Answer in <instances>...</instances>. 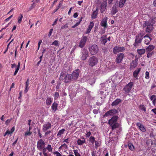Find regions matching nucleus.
<instances>
[{
  "label": "nucleus",
  "mask_w": 156,
  "mask_h": 156,
  "mask_svg": "<svg viewBox=\"0 0 156 156\" xmlns=\"http://www.w3.org/2000/svg\"><path fill=\"white\" fill-rule=\"evenodd\" d=\"M98 59L95 56H92L90 57L87 61L89 66L93 67L96 65L98 62Z\"/></svg>",
  "instance_id": "f257e3e1"
},
{
  "label": "nucleus",
  "mask_w": 156,
  "mask_h": 156,
  "mask_svg": "<svg viewBox=\"0 0 156 156\" xmlns=\"http://www.w3.org/2000/svg\"><path fill=\"white\" fill-rule=\"evenodd\" d=\"M90 53L92 55H94L98 53L99 48L98 46L95 44L92 45L89 48Z\"/></svg>",
  "instance_id": "f03ea898"
},
{
  "label": "nucleus",
  "mask_w": 156,
  "mask_h": 156,
  "mask_svg": "<svg viewBox=\"0 0 156 156\" xmlns=\"http://www.w3.org/2000/svg\"><path fill=\"white\" fill-rule=\"evenodd\" d=\"M107 0H103V2H102L100 5V11L101 13L103 12L106 9V8L107 5ZM113 0H108V3L110 4L112 3Z\"/></svg>",
  "instance_id": "7ed1b4c3"
},
{
  "label": "nucleus",
  "mask_w": 156,
  "mask_h": 156,
  "mask_svg": "<svg viewBox=\"0 0 156 156\" xmlns=\"http://www.w3.org/2000/svg\"><path fill=\"white\" fill-rule=\"evenodd\" d=\"M144 27H147L146 32L147 33H150L153 29V24L148 21L145 22L143 24Z\"/></svg>",
  "instance_id": "20e7f679"
},
{
  "label": "nucleus",
  "mask_w": 156,
  "mask_h": 156,
  "mask_svg": "<svg viewBox=\"0 0 156 156\" xmlns=\"http://www.w3.org/2000/svg\"><path fill=\"white\" fill-rule=\"evenodd\" d=\"M88 56L89 53L87 49H83L81 50L80 56L82 60H85Z\"/></svg>",
  "instance_id": "39448f33"
},
{
  "label": "nucleus",
  "mask_w": 156,
  "mask_h": 156,
  "mask_svg": "<svg viewBox=\"0 0 156 156\" xmlns=\"http://www.w3.org/2000/svg\"><path fill=\"white\" fill-rule=\"evenodd\" d=\"M133 86V83L130 82L127 84L123 88V90L125 91L126 94H129L130 91Z\"/></svg>",
  "instance_id": "423d86ee"
},
{
  "label": "nucleus",
  "mask_w": 156,
  "mask_h": 156,
  "mask_svg": "<svg viewBox=\"0 0 156 156\" xmlns=\"http://www.w3.org/2000/svg\"><path fill=\"white\" fill-rule=\"evenodd\" d=\"M154 47L153 45H150L148 47L146 48V51L148 52L147 57L149 58L151 57L153 54L154 53L151 51L154 49Z\"/></svg>",
  "instance_id": "0eeeda50"
},
{
  "label": "nucleus",
  "mask_w": 156,
  "mask_h": 156,
  "mask_svg": "<svg viewBox=\"0 0 156 156\" xmlns=\"http://www.w3.org/2000/svg\"><path fill=\"white\" fill-rule=\"evenodd\" d=\"M45 143L42 139L39 140L37 142V148L38 150H41L45 147Z\"/></svg>",
  "instance_id": "6e6552de"
},
{
  "label": "nucleus",
  "mask_w": 156,
  "mask_h": 156,
  "mask_svg": "<svg viewBox=\"0 0 156 156\" xmlns=\"http://www.w3.org/2000/svg\"><path fill=\"white\" fill-rule=\"evenodd\" d=\"M80 70L79 69H76L73 71L71 75L73 80H76L79 76Z\"/></svg>",
  "instance_id": "1a4fd4ad"
},
{
  "label": "nucleus",
  "mask_w": 156,
  "mask_h": 156,
  "mask_svg": "<svg viewBox=\"0 0 156 156\" xmlns=\"http://www.w3.org/2000/svg\"><path fill=\"white\" fill-rule=\"evenodd\" d=\"M51 128V124L50 123L48 122L43 125L42 127V131L45 132Z\"/></svg>",
  "instance_id": "9d476101"
},
{
  "label": "nucleus",
  "mask_w": 156,
  "mask_h": 156,
  "mask_svg": "<svg viewBox=\"0 0 156 156\" xmlns=\"http://www.w3.org/2000/svg\"><path fill=\"white\" fill-rule=\"evenodd\" d=\"M125 49L123 47H122L116 46L114 48L113 52L114 54H116L118 52L123 51Z\"/></svg>",
  "instance_id": "9b49d317"
},
{
  "label": "nucleus",
  "mask_w": 156,
  "mask_h": 156,
  "mask_svg": "<svg viewBox=\"0 0 156 156\" xmlns=\"http://www.w3.org/2000/svg\"><path fill=\"white\" fill-rule=\"evenodd\" d=\"M124 57V55L122 53L118 54L116 59V62L117 63H120Z\"/></svg>",
  "instance_id": "f8f14e48"
},
{
  "label": "nucleus",
  "mask_w": 156,
  "mask_h": 156,
  "mask_svg": "<svg viewBox=\"0 0 156 156\" xmlns=\"http://www.w3.org/2000/svg\"><path fill=\"white\" fill-rule=\"evenodd\" d=\"M118 119V117L117 116H113L111 119L108 120V124L110 125H112V124L117 123L116 122Z\"/></svg>",
  "instance_id": "ddd939ff"
},
{
  "label": "nucleus",
  "mask_w": 156,
  "mask_h": 156,
  "mask_svg": "<svg viewBox=\"0 0 156 156\" xmlns=\"http://www.w3.org/2000/svg\"><path fill=\"white\" fill-rule=\"evenodd\" d=\"M87 39V37L86 36H83L81 39L80 41V43L79 46L82 48L83 47L86 42Z\"/></svg>",
  "instance_id": "4468645a"
},
{
  "label": "nucleus",
  "mask_w": 156,
  "mask_h": 156,
  "mask_svg": "<svg viewBox=\"0 0 156 156\" xmlns=\"http://www.w3.org/2000/svg\"><path fill=\"white\" fill-rule=\"evenodd\" d=\"M107 18L106 17L102 20L101 22V26L103 27L105 29L107 28Z\"/></svg>",
  "instance_id": "2eb2a0df"
},
{
  "label": "nucleus",
  "mask_w": 156,
  "mask_h": 156,
  "mask_svg": "<svg viewBox=\"0 0 156 156\" xmlns=\"http://www.w3.org/2000/svg\"><path fill=\"white\" fill-rule=\"evenodd\" d=\"M140 36V35H138V36H136L135 42L134 44V46L135 47L137 46L138 44L140 43L141 42L142 38L139 37Z\"/></svg>",
  "instance_id": "dca6fc26"
},
{
  "label": "nucleus",
  "mask_w": 156,
  "mask_h": 156,
  "mask_svg": "<svg viewBox=\"0 0 156 156\" xmlns=\"http://www.w3.org/2000/svg\"><path fill=\"white\" fill-rule=\"evenodd\" d=\"M144 38L145 39L144 43L146 44H148L151 40L150 36V35L148 34H147L144 37Z\"/></svg>",
  "instance_id": "f3484780"
},
{
  "label": "nucleus",
  "mask_w": 156,
  "mask_h": 156,
  "mask_svg": "<svg viewBox=\"0 0 156 156\" xmlns=\"http://www.w3.org/2000/svg\"><path fill=\"white\" fill-rule=\"evenodd\" d=\"M71 74H66L64 80L65 82L66 83H68L73 80Z\"/></svg>",
  "instance_id": "a211bd4d"
},
{
  "label": "nucleus",
  "mask_w": 156,
  "mask_h": 156,
  "mask_svg": "<svg viewBox=\"0 0 156 156\" xmlns=\"http://www.w3.org/2000/svg\"><path fill=\"white\" fill-rule=\"evenodd\" d=\"M136 125L139 127L140 129L142 132L146 131V129L143 125L140 122H137L136 124Z\"/></svg>",
  "instance_id": "6ab92c4d"
},
{
  "label": "nucleus",
  "mask_w": 156,
  "mask_h": 156,
  "mask_svg": "<svg viewBox=\"0 0 156 156\" xmlns=\"http://www.w3.org/2000/svg\"><path fill=\"white\" fill-rule=\"evenodd\" d=\"M101 43L105 44L107 41V36L106 35H103L101 38Z\"/></svg>",
  "instance_id": "aec40b11"
},
{
  "label": "nucleus",
  "mask_w": 156,
  "mask_h": 156,
  "mask_svg": "<svg viewBox=\"0 0 156 156\" xmlns=\"http://www.w3.org/2000/svg\"><path fill=\"white\" fill-rule=\"evenodd\" d=\"M58 103L54 101L52 104L51 106V108L52 111H54V112H55L57 110V107L58 106Z\"/></svg>",
  "instance_id": "412c9836"
},
{
  "label": "nucleus",
  "mask_w": 156,
  "mask_h": 156,
  "mask_svg": "<svg viewBox=\"0 0 156 156\" xmlns=\"http://www.w3.org/2000/svg\"><path fill=\"white\" fill-rule=\"evenodd\" d=\"M116 111L115 110H109L104 115V117H107L109 115H112V114L115 112Z\"/></svg>",
  "instance_id": "4be33fe9"
},
{
  "label": "nucleus",
  "mask_w": 156,
  "mask_h": 156,
  "mask_svg": "<svg viewBox=\"0 0 156 156\" xmlns=\"http://www.w3.org/2000/svg\"><path fill=\"white\" fill-rule=\"evenodd\" d=\"M66 75V73L65 72L62 71L59 76V80H64Z\"/></svg>",
  "instance_id": "5701e85b"
},
{
  "label": "nucleus",
  "mask_w": 156,
  "mask_h": 156,
  "mask_svg": "<svg viewBox=\"0 0 156 156\" xmlns=\"http://www.w3.org/2000/svg\"><path fill=\"white\" fill-rule=\"evenodd\" d=\"M122 102L121 99L119 98L116 99L112 103V105L113 106L117 105L119 103Z\"/></svg>",
  "instance_id": "b1692460"
},
{
  "label": "nucleus",
  "mask_w": 156,
  "mask_h": 156,
  "mask_svg": "<svg viewBox=\"0 0 156 156\" xmlns=\"http://www.w3.org/2000/svg\"><path fill=\"white\" fill-rule=\"evenodd\" d=\"M98 12V9L97 8L95 11L93 12L91 15V18L92 19H94L96 18L97 16Z\"/></svg>",
  "instance_id": "393cba45"
},
{
  "label": "nucleus",
  "mask_w": 156,
  "mask_h": 156,
  "mask_svg": "<svg viewBox=\"0 0 156 156\" xmlns=\"http://www.w3.org/2000/svg\"><path fill=\"white\" fill-rule=\"evenodd\" d=\"M52 103L51 97H47L46 100V104L48 105H50Z\"/></svg>",
  "instance_id": "a878e982"
},
{
  "label": "nucleus",
  "mask_w": 156,
  "mask_h": 156,
  "mask_svg": "<svg viewBox=\"0 0 156 156\" xmlns=\"http://www.w3.org/2000/svg\"><path fill=\"white\" fill-rule=\"evenodd\" d=\"M85 142V141L84 138H81L80 139H78L77 141V144L80 145H82Z\"/></svg>",
  "instance_id": "bb28decb"
},
{
  "label": "nucleus",
  "mask_w": 156,
  "mask_h": 156,
  "mask_svg": "<svg viewBox=\"0 0 156 156\" xmlns=\"http://www.w3.org/2000/svg\"><path fill=\"white\" fill-rule=\"evenodd\" d=\"M126 0H120L119 4V6L120 8H122L124 6Z\"/></svg>",
  "instance_id": "cd10ccee"
},
{
  "label": "nucleus",
  "mask_w": 156,
  "mask_h": 156,
  "mask_svg": "<svg viewBox=\"0 0 156 156\" xmlns=\"http://www.w3.org/2000/svg\"><path fill=\"white\" fill-rule=\"evenodd\" d=\"M112 127V130H114L119 127V124L118 123H115L112 124V125H110Z\"/></svg>",
  "instance_id": "c85d7f7f"
},
{
  "label": "nucleus",
  "mask_w": 156,
  "mask_h": 156,
  "mask_svg": "<svg viewBox=\"0 0 156 156\" xmlns=\"http://www.w3.org/2000/svg\"><path fill=\"white\" fill-rule=\"evenodd\" d=\"M117 7L115 5H114L112 8V14L114 15L117 12Z\"/></svg>",
  "instance_id": "c756f323"
},
{
  "label": "nucleus",
  "mask_w": 156,
  "mask_h": 156,
  "mask_svg": "<svg viewBox=\"0 0 156 156\" xmlns=\"http://www.w3.org/2000/svg\"><path fill=\"white\" fill-rule=\"evenodd\" d=\"M140 71V69H137L133 73V75L134 77H136Z\"/></svg>",
  "instance_id": "7c9ffc66"
},
{
  "label": "nucleus",
  "mask_w": 156,
  "mask_h": 156,
  "mask_svg": "<svg viewBox=\"0 0 156 156\" xmlns=\"http://www.w3.org/2000/svg\"><path fill=\"white\" fill-rule=\"evenodd\" d=\"M83 18V17H81L79 20V21L78 22H77L75 25L73 26L72 27L73 28H74L76 27L78 25H79L80 23V22L82 21Z\"/></svg>",
  "instance_id": "2f4dec72"
},
{
  "label": "nucleus",
  "mask_w": 156,
  "mask_h": 156,
  "mask_svg": "<svg viewBox=\"0 0 156 156\" xmlns=\"http://www.w3.org/2000/svg\"><path fill=\"white\" fill-rule=\"evenodd\" d=\"M137 62L135 61H132V62L131 64L130 68H134L137 66Z\"/></svg>",
  "instance_id": "473e14b6"
},
{
  "label": "nucleus",
  "mask_w": 156,
  "mask_h": 156,
  "mask_svg": "<svg viewBox=\"0 0 156 156\" xmlns=\"http://www.w3.org/2000/svg\"><path fill=\"white\" fill-rule=\"evenodd\" d=\"M47 150L49 152H51L53 150V147L50 144L48 145L47 147H46Z\"/></svg>",
  "instance_id": "72a5a7b5"
},
{
  "label": "nucleus",
  "mask_w": 156,
  "mask_h": 156,
  "mask_svg": "<svg viewBox=\"0 0 156 156\" xmlns=\"http://www.w3.org/2000/svg\"><path fill=\"white\" fill-rule=\"evenodd\" d=\"M137 52L140 55H142L145 53V50L144 49H138L137 50Z\"/></svg>",
  "instance_id": "f704fd0d"
},
{
  "label": "nucleus",
  "mask_w": 156,
  "mask_h": 156,
  "mask_svg": "<svg viewBox=\"0 0 156 156\" xmlns=\"http://www.w3.org/2000/svg\"><path fill=\"white\" fill-rule=\"evenodd\" d=\"M89 141L92 143V144H93L95 141V138L93 136H91L89 138Z\"/></svg>",
  "instance_id": "c9c22d12"
},
{
  "label": "nucleus",
  "mask_w": 156,
  "mask_h": 156,
  "mask_svg": "<svg viewBox=\"0 0 156 156\" xmlns=\"http://www.w3.org/2000/svg\"><path fill=\"white\" fill-rule=\"evenodd\" d=\"M139 109L143 111L144 112L146 111V109L145 106L143 105H140L139 106Z\"/></svg>",
  "instance_id": "e433bc0d"
},
{
  "label": "nucleus",
  "mask_w": 156,
  "mask_h": 156,
  "mask_svg": "<svg viewBox=\"0 0 156 156\" xmlns=\"http://www.w3.org/2000/svg\"><path fill=\"white\" fill-rule=\"evenodd\" d=\"M65 131V129H62L60 130L58 132V134H57V136H59V137L62 134H63L64 131Z\"/></svg>",
  "instance_id": "4c0bfd02"
},
{
  "label": "nucleus",
  "mask_w": 156,
  "mask_h": 156,
  "mask_svg": "<svg viewBox=\"0 0 156 156\" xmlns=\"http://www.w3.org/2000/svg\"><path fill=\"white\" fill-rule=\"evenodd\" d=\"M23 18V16L22 14H20V16L18 17V23H20L22 21Z\"/></svg>",
  "instance_id": "58836bf2"
},
{
  "label": "nucleus",
  "mask_w": 156,
  "mask_h": 156,
  "mask_svg": "<svg viewBox=\"0 0 156 156\" xmlns=\"http://www.w3.org/2000/svg\"><path fill=\"white\" fill-rule=\"evenodd\" d=\"M32 132H30V131L27 130L25 132L24 135L26 136H30L32 134Z\"/></svg>",
  "instance_id": "ea45409f"
},
{
  "label": "nucleus",
  "mask_w": 156,
  "mask_h": 156,
  "mask_svg": "<svg viewBox=\"0 0 156 156\" xmlns=\"http://www.w3.org/2000/svg\"><path fill=\"white\" fill-rule=\"evenodd\" d=\"M91 156H97V151L94 150H91Z\"/></svg>",
  "instance_id": "a19ab883"
},
{
  "label": "nucleus",
  "mask_w": 156,
  "mask_h": 156,
  "mask_svg": "<svg viewBox=\"0 0 156 156\" xmlns=\"http://www.w3.org/2000/svg\"><path fill=\"white\" fill-rule=\"evenodd\" d=\"M101 145V142L100 141L98 140L95 142V147L97 148Z\"/></svg>",
  "instance_id": "79ce46f5"
},
{
  "label": "nucleus",
  "mask_w": 156,
  "mask_h": 156,
  "mask_svg": "<svg viewBox=\"0 0 156 156\" xmlns=\"http://www.w3.org/2000/svg\"><path fill=\"white\" fill-rule=\"evenodd\" d=\"M128 147L129 149L133 151L134 149V147L133 145L131 144H128Z\"/></svg>",
  "instance_id": "37998d69"
},
{
  "label": "nucleus",
  "mask_w": 156,
  "mask_h": 156,
  "mask_svg": "<svg viewBox=\"0 0 156 156\" xmlns=\"http://www.w3.org/2000/svg\"><path fill=\"white\" fill-rule=\"evenodd\" d=\"M59 97V95L58 93L56 92L55 94V96L54 99L55 100L57 99Z\"/></svg>",
  "instance_id": "c03bdc74"
},
{
  "label": "nucleus",
  "mask_w": 156,
  "mask_h": 156,
  "mask_svg": "<svg viewBox=\"0 0 156 156\" xmlns=\"http://www.w3.org/2000/svg\"><path fill=\"white\" fill-rule=\"evenodd\" d=\"M46 150H47V148H46V147H44L42 149H41V150H39L40 151H42L43 154H44L47 153L46 152Z\"/></svg>",
  "instance_id": "a18cd8bd"
},
{
  "label": "nucleus",
  "mask_w": 156,
  "mask_h": 156,
  "mask_svg": "<svg viewBox=\"0 0 156 156\" xmlns=\"http://www.w3.org/2000/svg\"><path fill=\"white\" fill-rule=\"evenodd\" d=\"M59 44L58 41L57 40H55L53 41L51 44V45H54L55 46H58Z\"/></svg>",
  "instance_id": "49530a36"
},
{
  "label": "nucleus",
  "mask_w": 156,
  "mask_h": 156,
  "mask_svg": "<svg viewBox=\"0 0 156 156\" xmlns=\"http://www.w3.org/2000/svg\"><path fill=\"white\" fill-rule=\"evenodd\" d=\"M33 3L32 5L31 6V8H32L34 7L36 5V3L38 2V0H33Z\"/></svg>",
  "instance_id": "de8ad7c7"
},
{
  "label": "nucleus",
  "mask_w": 156,
  "mask_h": 156,
  "mask_svg": "<svg viewBox=\"0 0 156 156\" xmlns=\"http://www.w3.org/2000/svg\"><path fill=\"white\" fill-rule=\"evenodd\" d=\"M94 23L93 22H91L89 24L88 27L91 29L94 27Z\"/></svg>",
  "instance_id": "09e8293b"
},
{
  "label": "nucleus",
  "mask_w": 156,
  "mask_h": 156,
  "mask_svg": "<svg viewBox=\"0 0 156 156\" xmlns=\"http://www.w3.org/2000/svg\"><path fill=\"white\" fill-rule=\"evenodd\" d=\"M53 154L55 155H56V156H62L61 155V154L57 151L54 152Z\"/></svg>",
  "instance_id": "8fccbe9b"
},
{
  "label": "nucleus",
  "mask_w": 156,
  "mask_h": 156,
  "mask_svg": "<svg viewBox=\"0 0 156 156\" xmlns=\"http://www.w3.org/2000/svg\"><path fill=\"white\" fill-rule=\"evenodd\" d=\"M12 119H7L5 122V125H6L7 126L9 124L11 121Z\"/></svg>",
  "instance_id": "3c124183"
},
{
  "label": "nucleus",
  "mask_w": 156,
  "mask_h": 156,
  "mask_svg": "<svg viewBox=\"0 0 156 156\" xmlns=\"http://www.w3.org/2000/svg\"><path fill=\"white\" fill-rule=\"evenodd\" d=\"M19 69H20V68H19L18 67H16V68L15 71L14 73V74H13L14 76H15L16 74L18 73Z\"/></svg>",
  "instance_id": "603ef678"
},
{
  "label": "nucleus",
  "mask_w": 156,
  "mask_h": 156,
  "mask_svg": "<svg viewBox=\"0 0 156 156\" xmlns=\"http://www.w3.org/2000/svg\"><path fill=\"white\" fill-rule=\"evenodd\" d=\"M145 74H146L145 78L146 79H148L149 77V73L148 72H147V71L146 72Z\"/></svg>",
  "instance_id": "864d4df0"
},
{
  "label": "nucleus",
  "mask_w": 156,
  "mask_h": 156,
  "mask_svg": "<svg viewBox=\"0 0 156 156\" xmlns=\"http://www.w3.org/2000/svg\"><path fill=\"white\" fill-rule=\"evenodd\" d=\"M38 133L39 136L40 138H41L42 137V134L41 133V130L40 129H38Z\"/></svg>",
  "instance_id": "5fc2aeb1"
},
{
  "label": "nucleus",
  "mask_w": 156,
  "mask_h": 156,
  "mask_svg": "<svg viewBox=\"0 0 156 156\" xmlns=\"http://www.w3.org/2000/svg\"><path fill=\"white\" fill-rule=\"evenodd\" d=\"M29 85V79H28L27 80V81L26 83L25 87H28Z\"/></svg>",
  "instance_id": "6e6d98bb"
},
{
  "label": "nucleus",
  "mask_w": 156,
  "mask_h": 156,
  "mask_svg": "<svg viewBox=\"0 0 156 156\" xmlns=\"http://www.w3.org/2000/svg\"><path fill=\"white\" fill-rule=\"evenodd\" d=\"M93 112L94 114H97L98 113V110L97 109H94Z\"/></svg>",
  "instance_id": "4d7b16f0"
},
{
  "label": "nucleus",
  "mask_w": 156,
  "mask_h": 156,
  "mask_svg": "<svg viewBox=\"0 0 156 156\" xmlns=\"http://www.w3.org/2000/svg\"><path fill=\"white\" fill-rule=\"evenodd\" d=\"M68 27V25L67 24H66L65 25H64L63 26H62L61 27V30L63 29H64L65 28H67Z\"/></svg>",
  "instance_id": "13d9d810"
},
{
  "label": "nucleus",
  "mask_w": 156,
  "mask_h": 156,
  "mask_svg": "<svg viewBox=\"0 0 156 156\" xmlns=\"http://www.w3.org/2000/svg\"><path fill=\"white\" fill-rule=\"evenodd\" d=\"M53 30V29H51L50 30V31L48 34V36L49 37H50L51 34V33H52V31Z\"/></svg>",
  "instance_id": "bf43d9fd"
},
{
  "label": "nucleus",
  "mask_w": 156,
  "mask_h": 156,
  "mask_svg": "<svg viewBox=\"0 0 156 156\" xmlns=\"http://www.w3.org/2000/svg\"><path fill=\"white\" fill-rule=\"evenodd\" d=\"M91 135V133L90 132H88L87 133L86 136L87 137H89Z\"/></svg>",
  "instance_id": "052dcab7"
},
{
  "label": "nucleus",
  "mask_w": 156,
  "mask_h": 156,
  "mask_svg": "<svg viewBox=\"0 0 156 156\" xmlns=\"http://www.w3.org/2000/svg\"><path fill=\"white\" fill-rule=\"evenodd\" d=\"M12 16H13L12 15L10 16L8 18L6 19L5 20V21L6 22L8 21L11 18H12Z\"/></svg>",
  "instance_id": "680f3d73"
},
{
  "label": "nucleus",
  "mask_w": 156,
  "mask_h": 156,
  "mask_svg": "<svg viewBox=\"0 0 156 156\" xmlns=\"http://www.w3.org/2000/svg\"><path fill=\"white\" fill-rule=\"evenodd\" d=\"M47 131L45 132V135L47 136L48 135V134L51 133V131Z\"/></svg>",
  "instance_id": "e2e57ef3"
},
{
  "label": "nucleus",
  "mask_w": 156,
  "mask_h": 156,
  "mask_svg": "<svg viewBox=\"0 0 156 156\" xmlns=\"http://www.w3.org/2000/svg\"><path fill=\"white\" fill-rule=\"evenodd\" d=\"M156 96L155 95H152L150 99L152 101V100H153L154 98H156Z\"/></svg>",
  "instance_id": "0e129e2a"
},
{
  "label": "nucleus",
  "mask_w": 156,
  "mask_h": 156,
  "mask_svg": "<svg viewBox=\"0 0 156 156\" xmlns=\"http://www.w3.org/2000/svg\"><path fill=\"white\" fill-rule=\"evenodd\" d=\"M62 3H63V1H61L59 2V3L58 6L61 8L62 6Z\"/></svg>",
  "instance_id": "69168bd1"
},
{
  "label": "nucleus",
  "mask_w": 156,
  "mask_h": 156,
  "mask_svg": "<svg viewBox=\"0 0 156 156\" xmlns=\"http://www.w3.org/2000/svg\"><path fill=\"white\" fill-rule=\"evenodd\" d=\"M58 21V19L57 18V19H56L55 20L53 24H52V25L53 26L55 25L56 24Z\"/></svg>",
  "instance_id": "338daca9"
},
{
  "label": "nucleus",
  "mask_w": 156,
  "mask_h": 156,
  "mask_svg": "<svg viewBox=\"0 0 156 156\" xmlns=\"http://www.w3.org/2000/svg\"><path fill=\"white\" fill-rule=\"evenodd\" d=\"M152 101L153 104L154 105H155L156 103V98H154L153 100H152Z\"/></svg>",
  "instance_id": "774afa93"
}]
</instances>
